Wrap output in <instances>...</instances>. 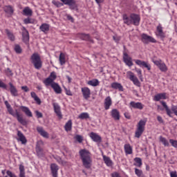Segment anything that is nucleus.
I'll use <instances>...</instances> for the list:
<instances>
[{"label":"nucleus","instance_id":"8","mask_svg":"<svg viewBox=\"0 0 177 177\" xmlns=\"http://www.w3.org/2000/svg\"><path fill=\"white\" fill-rule=\"evenodd\" d=\"M134 62L137 66H139V67H144L145 68H147L148 71H150L151 70V65L149 64V62L142 61L140 59H134Z\"/></svg>","mask_w":177,"mask_h":177},{"label":"nucleus","instance_id":"55","mask_svg":"<svg viewBox=\"0 0 177 177\" xmlns=\"http://www.w3.org/2000/svg\"><path fill=\"white\" fill-rule=\"evenodd\" d=\"M113 40L115 41V42H117V43L120 42V41L121 39V37L117 36V35L113 36Z\"/></svg>","mask_w":177,"mask_h":177},{"label":"nucleus","instance_id":"64","mask_svg":"<svg viewBox=\"0 0 177 177\" xmlns=\"http://www.w3.org/2000/svg\"><path fill=\"white\" fill-rule=\"evenodd\" d=\"M124 117L127 118V120H131V115L127 112L124 113Z\"/></svg>","mask_w":177,"mask_h":177},{"label":"nucleus","instance_id":"18","mask_svg":"<svg viewBox=\"0 0 177 177\" xmlns=\"http://www.w3.org/2000/svg\"><path fill=\"white\" fill-rule=\"evenodd\" d=\"M111 104H113V100H111V97L108 96L105 98L104 102V106L105 110H109L110 107H111Z\"/></svg>","mask_w":177,"mask_h":177},{"label":"nucleus","instance_id":"13","mask_svg":"<svg viewBox=\"0 0 177 177\" xmlns=\"http://www.w3.org/2000/svg\"><path fill=\"white\" fill-rule=\"evenodd\" d=\"M22 41L25 42V44H28V41H30L28 30L24 27L22 29Z\"/></svg>","mask_w":177,"mask_h":177},{"label":"nucleus","instance_id":"27","mask_svg":"<svg viewBox=\"0 0 177 177\" xmlns=\"http://www.w3.org/2000/svg\"><path fill=\"white\" fill-rule=\"evenodd\" d=\"M51 88L53 89L54 92H55L57 94L62 93V87H60V85L59 84L55 82L53 84H52Z\"/></svg>","mask_w":177,"mask_h":177},{"label":"nucleus","instance_id":"62","mask_svg":"<svg viewBox=\"0 0 177 177\" xmlns=\"http://www.w3.org/2000/svg\"><path fill=\"white\" fill-rule=\"evenodd\" d=\"M25 24H30L31 23V19L30 18H26L24 20Z\"/></svg>","mask_w":177,"mask_h":177},{"label":"nucleus","instance_id":"54","mask_svg":"<svg viewBox=\"0 0 177 177\" xmlns=\"http://www.w3.org/2000/svg\"><path fill=\"white\" fill-rule=\"evenodd\" d=\"M136 71L138 75V77L140 78V80H142V70L141 69H136Z\"/></svg>","mask_w":177,"mask_h":177},{"label":"nucleus","instance_id":"52","mask_svg":"<svg viewBox=\"0 0 177 177\" xmlns=\"http://www.w3.org/2000/svg\"><path fill=\"white\" fill-rule=\"evenodd\" d=\"M64 91L66 92V95L68 96H73V93H71V91L66 87H64Z\"/></svg>","mask_w":177,"mask_h":177},{"label":"nucleus","instance_id":"34","mask_svg":"<svg viewBox=\"0 0 177 177\" xmlns=\"http://www.w3.org/2000/svg\"><path fill=\"white\" fill-rule=\"evenodd\" d=\"M3 9L4 12H6V13L8 15H10V16H12V15H13V12H15L13 7L11 6H4Z\"/></svg>","mask_w":177,"mask_h":177},{"label":"nucleus","instance_id":"23","mask_svg":"<svg viewBox=\"0 0 177 177\" xmlns=\"http://www.w3.org/2000/svg\"><path fill=\"white\" fill-rule=\"evenodd\" d=\"M130 106L133 109H138V110H143V108L145 107V105L142 104V102H131Z\"/></svg>","mask_w":177,"mask_h":177},{"label":"nucleus","instance_id":"50","mask_svg":"<svg viewBox=\"0 0 177 177\" xmlns=\"http://www.w3.org/2000/svg\"><path fill=\"white\" fill-rule=\"evenodd\" d=\"M53 3L55 5V6H57V8L63 6V3H60L59 1H53Z\"/></svg>","mask_w":177,"mask_h":177},{"label":"nucleus","instance_id":"45","mask_svg":"<svg viewBox=\"0 0 177 177\" xmlns=\"http://www.w3.org/2000/svg\"><path fill=\"white\" fill-rule=\"evenodd\" d=\"M74 139L77 140V142H78L79 143H82V141L84 140V137H82V136L80 135H76L74 137Z\"/></svg>","mask_w":177,"mask_h":177},{"label":"nucleus","instance_id":"22","mask_svg":"<svg viewBox=\"0 0 177 177\" xmlns=\"http://www.w3.org/2000/svg\"><path fill=\"white\" fill-rule=\"evenodd\" d=\"M89 136L92 139V140H93V142H96L98 143H100V142H102V137H100V136H99L97 133L91 132L89 134Z\"/></svg>","mask_w":177,"mask_h":177},{"label":"nucleus","instance_id":"47","mask_svg":"<svg viewBox=\"0 0 177 177\" xmlns=\"http://www.w3.org/2000/svg\"><path fill=\"white\" fill-rule=\"evenodd\" d=\"M89 118V114L88 113H82L79 115V118L81 120H85Z\"/></svg>","mask_w":177,"mask_h":177},{"label":"nucleus","instance_id":"9","mask_svg":"<svg viewBox=\"0 0 177 177\" xmlns=\"http://www.w3.org/2000/svg\"><path fill=\"white\" fill-rule=\"evenodd\" d=\"M141 38L144 44H147V42H152L153 44H156V42H157L156 39H154L153 37L149 36L145 33L141 35Z\"/></svg>","mask_w":177,"mask_h":177},{"label":"nucleus","instance_id":"29","mask_svg":"<svg viewBox=\"0 0 177 177\" xmlns=\"http://www.w3.org/2000/svg\"><path fill=\"white\" fill-rule=\"evenodd\" d=\"M22 15L24 16H28V17H31L32 16V10L30 8V7H26L24 8L22 11Z\"/></svg>","mask_w":177,"mask_h":177},{"label":"nucleus","instance_id":"40","mask_svg":"<svg viewBox=\"0 0 177 177\" xmlns=\"http://www.w3.org/2000/svg\"><path fill=\"white\" fill-rule=\"evenodd\" d=\"M59 63L61 66L66 64V55L63 53H61L59 55Z\"/></svg>","mask_w":177,"mask_h":177},{"label":"nucleus","instance_id":"57","mask_svg":"<svg viewBox=\"0 0 177 177\" xmlns=\"http://www.w3.org/2000/svg\"><path fill=\"white\" fill-rule=\"evenodd\" d=\"M35 114H36L37 118H42V117H43L42 113H41L38 111H35Z\"/></svg>","mask_w":177,"mask_h":177},{"label":"nucleus","instance_id":"38","mask_svg":"<svg viewBox=\"0 0 177 177\" xmlns=\"http://www.w3.org/2000/svg\"><path fill=\"white\" fill-rule=\"evenodd\" d=\"M65 131H66V132H68L69 131H71L72 128H73V122L71 120H68L65 126Z\"/></svg>","mask_w":177,"mask_h":177},{"label":"nucleus","instance_id":"39","mask_svg":"<svg viewBox=\"0 0 177 177\" xmlns=\"http://www.w3.org/2000/svg\"><path fill=\"white\" fill-rule=\"evenodd\" d=\"M159 140L160 142H161V143H162V145L164 146H165L166 147H169V142H168V140H167V138L162 137V136H160L159 138Z\"/></svg>","mask_w":177,"mask_h":177},{"label":"nucleus","instance_id":"37","mask_svg":"<svg viewBox=\"0 0 177 177\" xmlns=\"http://www.w3.org/2000/svg\"><path fill=\"white\" fill-rule=\"evenodd\" d=\"M30 95L31 97L34 99L35 102H36L37 104H41V99H39V97H38V95H37V93H35V92H31Z\"/></svg>","mask_w":177,"mask_h":177},{"label":"nucleus","instance_id":"5","mask_svg":"<svg viewBox=\"0 0 177 177\" xmlns=\"http://www.w3.org/2000/svg\"><path fill=\"white\" fill-rule=\"evenodd\" d=\"M30 61L37 70H39V68H42V60H41L39 54L37 53H33L30 57Z\"/></svg>","mask_w":177,"mask_h":177},{"label":"nucleus","instance_id":"32","mask_svg":"<svg viewBox=\"0 0 177 177\" xmlns=\"http://www.w3.org/2000/svg\"><path fill=\"white\" fill-rule=\"evenodd\" d=\"M9 85H10V91L11 95H12V96H19V93H17V89L16 88V87H15V86H13V84L9 83Z\"/></svg>","mask_w":177,"mask_h":177},{"label":"nucleus","instance_id":"1","mask_svg":"<svg viewBox=\"0 0 177 177\" xmlns=\"http://www.w3.org/2000/svg\"><path fill=\"white\" fill-rule=\"evenodd\" d=\"M79 156L83 166L87 169H89L92 167V153L86 149H80L79 151Z\"/></svg>","mask_w":177,"mask_h":177},{"label":"nucleus","instance_id":"4","mask_svg":"<svg viewBox=\"0 0 177 177\" xmlns=\"http://www.w3.org/2000/svg\"><path fill=\"white\" fill-rule=\"evenodd\" d=\"M146 122H147V119L140 120L138 123L137 124V129L135 133V137L140 138L145 132V128L146 127Z\"/></svg>","mask_w":177,"mask_h":177},{"label":"nucleus","instance_id":"48","mask_svg":"<svg viewBox=\"0 0 177 177\" xmlns=\"http://www.w3.org/2000/svg\"><path fill=\"white\" fill-rule=\"evenodd\" d=\"M55 158L56 161L58 162L59 164H61V165H66V162H64L63 160H62V158L56 157Z\"/></svg>","mask_w":177,"mask_h":177},{"label":"nucleus","instance_id":"53","mask_svg":"<svg viewBox=\"0 0 177 177\" xmlns=\"http://www.w3.org/2000/svg\"><path fill=\"white\" fill-rule=\"evenodd\" d=\"M171 111L177 116V106L172 105L171 106Z\"/></svg>","mask_w":177,"mask_h":177},{"label":"nucleus","instance_id":"14","mask_svg":"<svg viewBox=\"0 0 177 177\" xmlns=\"http://www.w3.org/2000/svg\"><path fill=\"white\" fill-rule=\"evenodd\" d=\"M156 35V37H160L161 39H164V38H165V33L162 30V26H161V24H159L157 26Z\"/></svg>","mask_w":177,"mask_h":177},{"label":"nucleus","instance_id":"6","mask_svg":"<svg viewBox=\"0 0 177 177\" xmlns=\"http://www.w3.org/2000/svg\"><path fill=\"white\" fill-rule=\"evenodd\" d=\"M152 62L155 66H157L158 68L162 73H167L168 71V66H167V64H165V62H163L161 59H156V58H152Z\"/></svg>","mask_w":177,"mask_h":177},{"label":"nucleus","instance_id":"49","mask_svg":"<svg viewBox=\"0 0 177 177\" xmlns=\"http://www.w3.org/2000/svg\"><path fill=\"white\" fill-rule=\"evenodd\" d=\"M15 50L16 53H21V47H20L19 45H15Z\"/></svg>","mask_w":177,"mask_h":177},{"label":"nucleus","instance_id":"3","mask_svg":"<svg viewBox=\"0 0 177 177\" xmlns=\"http://www.w3.org/2000/svg\"><path fill=\"white\" fill-rule=\"evenodd\" d=\"M4 103L6 104V109H7L9 114L12 115L13 117H17V121H19L20 122V124H21L22 125L27 124V122L23 119V116H21V115H20V113H19V112H16V113H15L13 112V109H12L10 104H9V102L8 101H5Z\"/></svg>","mask_w":177,"mask_h":177},{"label":"nucleus","instance_id":"51","mask_svg":"<svg viewBox=\"0 0 177 177\" xmlns=\"http://www.w3.org/2000/svg\"><path fill=\"white\" fill-rule=\"evenodd\" d=\"M169 142L173 147L177 148V140L170 139Z\"/></svg>","mask_w":177,"mask_h":177},{"label":"nucleus","instance_id":"43","mask_svg":"<svg viewBox=\"0 0 177 177\" xmlns=\"http://www.w3.org/2000/svg\"><path fill=\"white\" fill-rule=\"evenodd\" d=\"M135 174L138 177H146L145 174H143V171L139 169H135Z\"/></svg>","mask_w":177,"mask_h":177},{"label":"nucleus","instance_id":"59","mask_svg":"<svg viewBox=\"0 0 177 177\" xmlns=\"http://www.w3.org/2000/svg\"><path fill=\"white\" fill-rule=\"evenodd\" d=\"M170 176L171 177H177V172H176V171H170Z\"/></svg>","mask_w":177,"mask_h":177},{"label":"nucleus","instance_id":"46","mask_svg":"<svg viewBox=\"0 0 177 177\" xmlns=\"http://www.w3.org/2000/svg\"><path fill=\"white\" fill-rule=\"evenodd\" d=\"M48 78H50V80H52V81L55 82L56 78H57V75H56V72H51L50 75L48 76Z\"/></svg>","mask_w":177,"mask_h":177},{"label":"nucleus","instance_id":"21","mask_svg":"<svg viewBox=\"0 0 177 177\" xmlns=\"http://www.w3.org/2000/svg\"><path fill=\"white\" fill-rule=\"evenodd\" d=\"M77 37L80 38V39H82L83 41H88L89 42L93 43V40L92 39V38H91V36H89V35L88 34L79 33L77 35Z\"/></svg>","mask_w":177,"mask_h":177},{"label":"nucleus","instance_id":"17","mask_svg":"<svg viewBox=\"0 0 177 177\" xmlns=\"http://www.w3.org/2000/svg\"><path fill=\"white\" fill-rule=\"evenodd\" d=\"M167 99L166 93H160L154 95L153 100L154 102H160V100H165Z\"/></svg>","mask_w":177,"mask_h":177},{"label":"nucleus","instance_id":"12","mask_svg":"<svg viewBox=\"0 0 177 177\" xmlns=\"http://www.w3.org/2000/svg\"><path fill=\"white\" fill-rule=\"evenodd\" d=\"M53 109H54V111L55 113V114H57L58 118H59V120H62V118H63V115H62V111L60 110V106H59V104L54 102L53 103Z\"/></svg>","mask_w":177,"mask_h":177},{"label":"nucleus","instance_id":"56","mask_svg":"<svg viewBox=\"0 0 177 177\" xmlns=\"http://www.w3.org/2000/svg\"><path fill=\"white\" fill-rule=\"evenodd\" d=\"M111 177H121V175H120V173L115 171L111 174Z\"/></svg>","mask_w":177,"mask_h":177},{"label":"nucleus","instance_id":"11","mask_svg":"<svg viewBox=\"0 0 177 177\" xmlns=\"http://www.w3.org/2000/svg\"><path fill=\"white\" fill-rule=\"evenodd\" d=\"M82 93L85 100H88L91 98V89L88 87H83L81 88Z\"/></svg>","mask_w":177,"mask_h":177},{"label":"nucleus","instance_id":"20","mask_svg":"<svg viewBox=\"0 0 177 177\" xmlns=\"http://www.w3.org/2000/svg\"><path fill=\"white\" fill-rule=\"evenodd\" d=\"M37 131L39 133V135H41V136L45 138V139H49V133L45 131L44 128L37 127Z\"/></svg>","mask_w":177,"mask_h":177},{"label":"nucleus","instance_id":"2","mask_svg":"<svg viewBox=\"0 0 177 177\" xmlns=\"http://www.w3.org/2000/svg\"><path fill=\"white\" fill-rule=\"evenodd\" d=\"M123 21L124 24H127V26H131L132 24H133L134 26H139L140 23V16L136 14H131L129 18L127 14H124L123 15Z\"/></svg>","mask_w":177,"mask_h":177},{"label":"nucleus","instance_id":"19","mask_svg":"<svg viewBox=\"0 0 177 177\" xmlns=\"http://www.w3.org/2000/svg\"><path fill=\"white\" fill-rule=\"evenodd\" d=\"M64 5H68L71 9H75L77 8V4L75 3V0H61Z\"/></svg>","mask_w":177,"mask_h":177},{"label":"nucleus","instance_id":"26","mask_svg":"<svg viewBox=\"0 0 177 177\" xmlns=\"http://www.w3.org/2000/svg\"><path fill=\"white\" fill-rule=\"evenodd\" d=\"M113 89H118L120 92H124V87L122 85L118 82H113L111 84Z\"/></svg>","mask_w":177,"mask_h":177},{"label":"nucleus","instance_id":"33","mask_svg":"<svg viewBox=\"0 0 177 177\" xmlns=\"http://www.w3.org/2000/svg\"><path fill=\"white\" fill-rule=\"evenodd\" d=\"M90 86H99L100 82L97 79H93L87 82Z\"/></svg>","mask_w":177,"mask_h":177},{"label":"nucleus","instance_id":"63","mask_svg":"<svg viewBox=\"0 0 177 177\" xmlns=\"http://www.w3.org/2000/svg\"><path fill=\"white\" fill-rule=\"evenodd\" d=\"M22 91H24V92H28V91H30V89L28 88V87L27 86H23L21 87Z\"/></svg>","mask_w":177,"mask_h":177},{"label":"nucleus","instance_id":"60","mask_svg":"<svg viewBox=\"0 0 177 177\" xmlns=\"http://www.w3.org/2000/svg\"><path fill=\"white\" fill-rule=\"evenodd\" d=\"M0 88H3V89H6V84L0 80Z\"/></svg>","mask_w":177,"mask_h":177},{"label":"nucleus","instance_id":"44","mask_svg":"<svg viewBox=\"0 0 177 177\" xmlns=\"http://www.w3.org/2000/svg\"><path fill=\"white\" fill-rule=\"evenodd\" d=\"M6 32L10 41H15V35L9 31V30H6Z\"/></svg>","mask_w":177,"mask_h":177},{"label":"nucleus","instance_id":"28","mask_svg":"<svg viewBox=\"0 0 177 177\" xmlns=\"http://www.w3.org/2000/svg\"><path fill=\"white\" fill-rule=\"evenodd\" d=\"M160 103L162 106L164 107L165 110L166 111L167 115H169V117H172V111L169 109L168 105H167V102L161 101Z\"/></svg>","mask_w":177,"mask_h":177},{"label":"nucleus","instance_id":"7","mask_svg":"<svg viewBox=\"0 0 177 177\" xmlns=\"http://www.w3.org/2000/svg\"><path fill=\"white\" fill-rule=\"evenodd\" d=\"M127 75L132 81V82L136 85V86H140V82L139 81V79L136 76H135V74L132 73V71H127Z\"/></svg>","mask_w":177,"mask_h":177},{"label":"nucleus","instance_id":"10","mask_svg":"<svg viewBox=\"0 0 177 177\" xmlns=\"http://www.w3.org/2000/svg\"><path fill=\"white\" fill-rule=\"evenodd\" d=\"M123 62L125 63L126 66H128V67H132V66H133L132 57H129L127 53H124L123 54Z\"/></svg>","mask_w":177,"mask_h":177},{"label":"nucleus","instance_id":"30","mask_svg":"<svg viewBox=\"0 0 177 177\" xmlns=\"http://www.w3.org/2000/svg\"><path fill=\"white\" fill-rule=\"evenodd\" d=\"M50 27V26L48 24H42L39 27V30H41L42 32H44V34H48Z\"/></svg>","mask_w":177,"mask_h":177},{"label":"nucleus","instance_id":"15","mask_svg":"<svg viewBox=\"0 0 177 177\" xmlns=\"http://www.w3.org/2000/svg\"><path fill=\"white\" fill-rule=\"evenodd\" d=\"M50 168L53 177H57V172H59V165H57L56 163H52Z\"/></svg>","mask_w":177,"mask_h":177},{"label":"nucleus","instance_id":"35","mask_svg":"<svg viewBox=\"0 0 177 177\" xmlns=\"http://www.w3.org/2000/svg\"><path fill=\"white\" fill-rule=\"evenodd\" d=\"M43 83L44 84L45 86L48 88V86H52V85L55 84V82H53L52 79L47 77L43 81Z\"/></svg>","mask_w":177,"mask_h":177},{"label":"nucleus","instance_id":"61","mask_svg":"<svg viewBox=\"0 0 177 177\" xmlns=\"http://www.w3.org/2000/svg\"><path fill=\"white\" fill-rule=\"evenodd\" d=\"M36 151H37V153L38 154V156H39V154H41V153H42V149H41L39 147H37Z\"/></svg>","mask_w":177,"mask_h":177},{"label":"nucleus","instance_id":"25","mask_svg":"<svg viewBox=\"0 0 177 177\" xmlns=\"http://www.w3.org/2000/svg\"><path fill=\"white\" fill-rule=\"evenodd\" d=\"M21 111H23L27 117H32V112L30 110V109L25 106H20Z\"/></svg>","mask_w":177,"mask_h":177},{"label":"nucleus","instance_id":"31","mask_svg":"<svg viewBox=\"0 0 177 177\" xmlns=\"http://www.w3.org/2000/svg\"><path fill=\"white\" fill-rule=\"evenodd\" d=\"M124 153L128 155V154H132L133 153V149L132 147L131 146L130 144H125L124 146Z\"/></svg>","mask_w":177,"mask_h":177},{"label":"nucleus","instance_id":"42","mask_svg":"<svg viewBox=\"0 0 177 177\" xmlns=\"http://www.w3.org/2000/svg\"><path fill=\"white\" fill-rule=\"evenodd\" d=\"M134 161L136 162V164H134L136 167H142V159L140 158H135Z\"/></svg>","mask_w":177,"mask_h":177},{"label":"nucleus","instance_id":"24","mask_svg":"<svg viewBox=\"0 0 177 177\" xmlns=\"http://www.w3.org/2000/svg\"><path fill=\"white\" fill-rule=\"evenodd\" d=\"M17 136L19 138L18 140L21 142L22 145H26V143H27V138H26V136H24V134H23L21 131H17Z\"/></svg>","mask_w":177,"mask_h":177},{"label":"nucleus","instance_id":"16","mask_svg":"<svg viewBox=\"0 0 177 177\" xmlns=\"http://www.w3.org/2000/svg\"><path fill=\"white\" fill-rule=\"evenodd\" d=\"M111 115L115 121H119L120 118H121V115H120V111L117 109H113L111 111Z\"/></svg>","mask_w":177,"mask_h":177},{"label":"nucleus","instance_id":"41","mask_svg":"<svg viewBox=\"0 0 177 177\" xmlns=\"http://www.w3.org/2000/svg\"><path fill=\"white\" fill-rule=\"evenodd\" d=\"M19 177H26V171L23 165H19Z\"/></svg>","mask_w":177,"mask_h":177},{"label":"nucleus","instance_id":"58","mask_svg":"<svg viewBox=\"0 0 177 177\" xmlns=\"http://www.w3.org/2000/svg\"><path fill=\"white\" fill-rule=\"evenodd\" d=\"M6 74L8 77H12L13 75V73H12V71L9 68L6 70Z\"/></svg>","mask_w":177,"mask_h":177},{"label":"nucleus","instance_id":"36","mask_svg":"<svg viewBox=\"0 0 177 177\" xmlns=\"http://www.w3.org/2000/svg\"><path fill=\"white\" fill-rule=\"evenodd\" d=\"M103 160H104L106 165H107V167H112L113 160H111V159H110V158L104 155L103 156Z\"/></svg>","mask_w":177,"mask_h":177}]
</instances>
